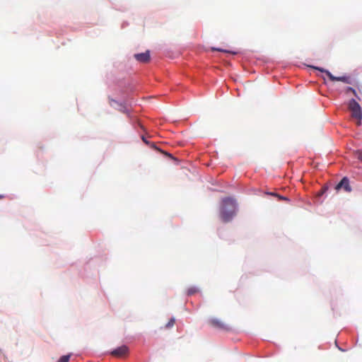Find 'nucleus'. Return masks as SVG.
<instances>
[{"instance_id":"obj_15","label":"nucleus","mask_w":362,"mask_h":362,"mask_svg":"<svg viewBox=\"0 0 362 362\" xmlns=\"http://www.w3.org/2000/svg\"><path fill=\"white\" fill-rule=\"evenodd\" d=\"M358 158L362 161V152L359 153Z\"/></svg>"},{"instance_id":"obj_1","label":"nucleus","mask_w":362,"mask_h":362,"mask_svg":"<svg viewBox=\"0 0 362 362\" xmlns=\"http://www.w3.org/2000/svg\"><path fill=\"white\" fill-rule=\"evenodd\" d=\"M236 204L235 201L230 197L222 200L220 209V216L224 222L230 221L235 214Z\"/></svg>"},{"instance_id":"obj_4","label":"nucleus","mask_w":362,"mask_h":362,"mask_svg":"<svg viewBox=\"0 0 362 362\" xmlns=\"http://www.w3.org/2000/svg\"><path fill=\"white\" fill-rule=\"evenodd\" d=\"M210 326L221 330H229L230 328L225 322L218 318H211L208 321Z\"/></svg>"},{"instance_id":"obj_11","label":"nucleus","mask_w":362,"mask_h":362,"mask_svg":"<svg viewBox=\"0 0 362 362\" xmlns=\"http://www.w3.org/2000/svg\"><path fill=\"white\" fill-rule=\"evenodd\" d=\"M69 358H70V356L69 355H65V356H62L59 360L57 362H69Z\"/></svg>"},{"instance_id":"obj_18","label":"nucleus","mask_w":362,"mask_h":362,"mask_svg":"<svg viewBox=\"0 0 362 362\" xmlns=\"http://www.w3.org/2000/svg\"><path fill=\"white\" fill-rule=\"evenodd\" d=\"M151 147H152V148H156V149H157V150H158V151H159V149H158V148H157L154 144H152V145H151Z\"/></svg>"},{"instance_id":"obj_17","label":"nucleus","mask_w":362,"mask_h":362,"mask_svg":"<svg viewBox=\"0 0 362 362\" xmlns=\"http://www.w3.org/2000/svg\"><path fill=\"white\" fill-rule=\"evenodd\" d=\"M349 90L352 91L354 94H356V90L353 89L352 88H349Z\"/></svg>"},{"instance_id":"obj_5","label":"nucleus","mask_w":362,"mask_h":362,"mask_svg":"<svg viewBox=\"0 0 362 362\" xmlns=\"http://www.w3.org/2000/svg\"><path fill=\"white\" fill-rule=\"evenodd\" d=\"M341 189H344V190L346 192H350L351 191V188L349 185V180L346 177L342 178L341 180L335 186V190L337 192Z\"/></svg>"},{"instance_id":"obj_10","label":"nucleus","mask_w":362,"mask_h":362,"mask_svg":"<svg viewBox=\"0 0 362 362\" xmlns=\"http://www.w3.org/2000/svg\"><path fill=\"white\" fill-rule=\"evenodd\" d=\"M175 324V319L172 317L169 320L168 322L164 326L165 329H170Z\"/></svg>"},{"instance_id":"obj_9","label":"nucleus","mask_w":362,"mask_h":362,"mask_svg":"<svg viewBox=\"0 0 362 362\" xmlns=\"http://www.w3.org/2000/svg\"><path fill=\"white\" fill-rule=\"evenodd\" d=\"M199 289L197 287L192 286L187 290V296H192L197 293Z\"/></svg>"},{"instance_id":"obj_8","label":"nucleus","mask_w":362,"mask_h":362,"mask_svg":"<svg viewBox=\"0 0 362 362\" xmlns=\"http://www.w3.org/2000/svg\"><path fill=\"white\" fill-rule=\"evenodd\" d=\"M128 349L126 346H122L117 349L113 350L111 354L112 355L117 357H122L127 353Z\"/></svg>"},{"instance_id":"obj_3","label":"nucleus","mask_w":362,"mask_h":362,"mask_svg":"<svg viewBox=\"0 0 362 362\" xmlns=\"http://www.w3.org/2000/svg\"><path fill=\"white\" fill-rule=\"evenodd\" d=\"M314 69L319 70L322 73H325V74L327 76V77L332 81H342L346 83H350V78L348 76H333L328 70H326L323 68L320 67H315L313 66Z\"/></svg>"},{"instance_id":"obj_14","label":"nucleus","mask_w":362,"mask_h":362,"mask_svg":"<svg viewBox=\"0 0 362 362\" xmlns=\"http://www.w3.org/2000/svg\"><path fill=\"white\" fill-rule=\"evenodd\" d=\"M273 195H276V196H278V197L280 199H286L285 197H281V196H279V195H276V194H272Z\"/></svg>"},{"instance_id":"obj_20","label":"nucleus","mask_w":362,"mask_h":362,"mask_svg":"<svg viewBox=\"0 0 362 362\" xmlns=\"http://www.w3.org/2000/svg\"><path fill=\"white\" fill-rule=\"evenodd\" d=\"M4 197V195L0 194V199H3Z\"/></svg>"},{"instance_id":"obj_6","label":"nucleus","mask_w":362,"mask_h":362,"mask_svg":"<svg viewBox=\"0 0 362 362\" xmlns=\"http://www.w3.org/2000/svg\"><path fill=\"white\" fill-rule=\"evenodd\" d=\"M110 105L122 113L128 115L129 112V109L125 105L118 103L114 99H110Z\"/></svg>"},{"instance_id":"obj_12","label":"nucleus","mask_w":362,"mask_h":362,"mask_svg":"<svg viewBox=\"0 0 362 362\" xmlns=\"http://www.w3.org/2000/svg\"><path fill=\"white\" fill-rule=\"evenodd\" d=\"M212 50H216V51L223 52L232 53L233 54H236V52H230V51H227V50L222 49H218V48H212Z\"/></svg>"},{"instance_id":"obj_16","label":"nucleus","mask_w":362,"mask_h":362,"mask_svg":"<svg viewBox=\"0 0 362 362\" xmlns=\"http://www.w3.org/2000/svg\"><path fill=\"white\" fill-rule=\"evenodd\" d=\"M327 187H323V188L322 189V192H321V193H322H322H324V192L327 190Z\"/></svg>"},{"instance_id":"obj_13","label":"nucleus","mask_w":362,"mask_h":362,"mask_svg":"<svg viewBox=\"0 0 362 362\" xmlns=\"http://www.w3.org/2000/svg\"><path fill=\"white\" fill-rule=\"evenodd\" d=\"M142 140L144 141V142H145L146 144H148V141L145 139V137L143 136H142Z\"/></svg>"},{"instance_id":"obj_7","label":"nucleus","mask_w":362,"mask_h":362,"mask_svg":"<svg viewBox=\"0 0 362 362\" xmlns=\"http://www.w3.org/2000/svg\"><path fill=\"white\" fill-rule=\"evenodd\" d=\"M134 58L139 62L147 63L150 61V52L146 51L144 53L136 54Z\"/></svg>"},{"instance_id":"obj_19","label":"nucleus","mask_w":362,"mask_h":362,"mask_svg":"<svg viewBox=\"0 0 362 362\" xmlns=\"http://www.w3.org/2000/svg\"><path fill=\"white\" fill-rule=\"evenodd\" d=\"M165 155H167L169 157H171L172 156L170 154V153H165V152H163Z\"/></svg>"},{"instance_id":"obj_2","label":"nucleus","mask_w":362,"mask_h":362,"mask_svg":"<svg viewBox=\"0 0 362 362\" xmlns=\"http://www.w3.org/2000/svg\"><path fill=\"white\" fill-rule=\"evenodd\" d=\"M349 109L351 112V117L356 119V124L360 126L362 119V111L360 105L354 99H352L349 101Z\"/></svg>"}]
</instances>
